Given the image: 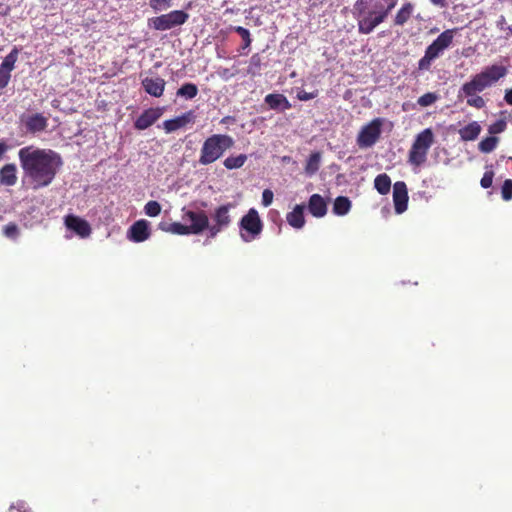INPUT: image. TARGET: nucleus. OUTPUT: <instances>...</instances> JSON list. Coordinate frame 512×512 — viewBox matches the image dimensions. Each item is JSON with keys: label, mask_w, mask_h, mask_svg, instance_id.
<instances>
[{"label": "nucleus", "mask_w": 512, "mask_h": 512, "mask_svg": "<svg viewBox=\"0 0 512 512\" xmlns=\"http://www.w3.org/2000/svg\"><path fill=\"white\" fill-rule=\"evenodd\" d=\"M18 157L23 170L22 185L34 191L49 186L63 164L57 152L33 146L21 148Z\"/></svg>", "instance_id": "nucleus-1"}, {"label": "nucleus", "mask_w": 512, "mask_h": 512, "mask_svg": "<svg viewBox=\"0 0 512 512\" xmlns=\"http://www.w3.org/2000/svg\"><path fill=\"white\" fill-rule=\"evenodd\" d=\"M398 0H357L354 11L358 20V30L362 34L371 33L389 15Z\"/></svg>", "instance_id": "nucleus-2"}, {"label": "nucleus", "mask_w": 512, "mask_h": 512, "mask_svg": "<svg viewBox=\"0 0 512 512\" xmlns=\"http://www.w3.org/2000/svg\"><path fill=\"white\" fill-rule=\"evenodd\" d=\"M233 145L234 140L231 136L214 134L204 141L198 161L201 165H209L221 158L224 152Z\"/></svg>", "instance_id": "nucleus-3"}, {"label": "nucleus", "mask_w": 512, "mask_h": 512, "mask_svg": "<svg viewBox=\"0 0 512 512\" xmlns=\"http://www.w3.org/2000/svg\"><path fill=\"white\" fill-rule=\"evenodd\" d=\"M507 74L506 67L502 65H491L484 68L480 73L475 74L469 81L461 87L475 93H481L485 89L493 86L499 79Z\"/></svg>", "instance_id": "nucleus-4"}, {"label": "nucleus", "mask_w": 512, "mask_h": 512, "mask_svg": "<svg viewBox=\"0 0 512 512\" xmlns=\"http://www.w3.org/2000/svg\"><path fill=\"white\" fill-rule=\"evenodd\" d=\"M455 29L443 31L425 50L424 56L418 61L419 71H429L432 63L441 57L454 39Z\"/></svg>", "instance_id": "nucleus-5"}, {"label": "nucleus", "mask_w": 512, "mask_h": 512, "mask_svg": "<svg viewBox=\"0 0 512 512\" xmlns=\"http://www.w3.org/2000/svg\"><path fill=\"white\" fill-rule=\"evenodd\" d=\"M236 204L229 202L217 206L208 217V237L215 238L220 232L226 230L232 223L231 211Z\"/></svg>", "instance_id": "nucleus-6"}, {"label": "nucleus", "mask_w": 512, "mask_h": 512, "mask_svg": "<svg viewBox=\"0 0 512 512\" xmlns=\"http://www.w3.org/2000/svg\"><path fill=\"white\" fill-rule=\"evenodd\" d=\"M263 230V223L255 208H251L239 222V235L243 242L250 243L258 239Z\"/></svg>", "instance_id": "nucleus-7"}, {"label": "nucleus", "mask_w": 512, "mask_h": 512, "mask_svg": "<svg viewBox=\"0 0 512 512\" xmlns=\"http://www.w3.org/2000/svg\"><path fill=\"white\" fill-rule=\"evenodd\" d=\"M434 141V135L430 128L420 132L414 140L409 151V163L414 166H421L427 159V154Z\"/></svg>", "instance_id": "nucleus-8"}, {"label": "nucleus", "mask_w": 512, "mask_h": 512, "mask_svg": "<svg viewBox=\"0 0 512 512\" xmlns=\"http://www.w3.org/2000/svg\"><path fill=\"white\" fill-rule=\"evenodd\" d=\"M386 122L384 118H375L364 125L358 133L356 142L359 148L366 149L376 144L382 133V126Z\"/></svg>", "instance_id": "nucleus-9"}, {"label": "nucleus", "mask_w": 512, "mask_h": 512, "mask_svg": "<svg viewBox=\"0 0 512 512\" xmlns=\"http://www.w3.org/2000/svg\"><path fill=\"white\" fill-rule=\"evenodd\" d=\"M187 19V13L181 10H174L168 14L151 19V25L156 30L165 31L184 24Z\"/></svg>", "instance_id": "nucleus-10"}, {"label": "nucleus", "mask_w": 512, "mask_h": 512, "mask_svg": "<svg viewBox=\"0 0 512 512\" xmlns=\"http://www.w3.org/2000/svg\"><path fill=\"white\" fill-rule=\"evenodd\" d=\"M182 220L186 223L190 234H200L204 230L208 231V216L203 210H185L183 209Z\"/></svg>", "instance_id": "nucleus-11"}, {"label": "nucleus", "mask_w": 512, "mask_h": 512, "mask_svg": "<svg viewBox=\"0 0 512 512\" xmlns=\"http://www.w3.org/2000/svg\"><path fill=\"white\" fill-rule=\"evenodd\" d=\"M21 122L25 126L26 132L32 134L43 132L48 126V118L41 113L22 115Z\"/></svg>", "instance_id": "nucleus-12"}, {"label": "nucleus", "mask_w": 512, "mask_h": 512, "mask_svg": "<svg viewBox=\"0 0 512 512\" xmlns=\"http://www.w3.org/2000/svg\"><path fill=\"white\" fill-rule=\"evenodd\" d=\"M393 202L397 214H402L407 210L408 191L403 181H398L393 185Z\"/></svg>", "instance_id": "nucleus-13"}, {"label": "nucleus", "mask_w": 512, "mask_h": 512, "mask_svg": "<svg viewBox=\"0 0 512 512\" xmlns=\"http://www.w3.org/2000/svg\"><path fill=\"white\" fill-rule=\"evenodd\" d=\"M127 237L130 241L140 243L150 237V223L141 219L136 221L128 230Z\"/></svg>", "instance_id": "nucleus-14"}, {"label": "nucleus", "mask_w": 512, "mask_h": 512, "mask_svg": "<svg viewBox=\"0 0 512 512\" xmlns=\"http://www.w3.org/2000/svg\"><path fill=\"white\" fill-rule=\"evenodd\" d=\"M141 84L146 93L158 98L163 95L166 82L159 76H150L143 78Z\"/></svg>", "instance_id": "nucleus-15"}, {"label": "nucleus", "mask_w": 512, "mask_h": 512, "mask_svg": "<svg viewBox=\"0 0 512 512\" xmlns=\"http://www.w3.org/2000/svg\"><path fill=\"white\" fill-rule=\"evenodd\" d=\"M161 108H149L145 110L135 121L134 126L138 130H145L153 125L162 115Z\"/></svg>", "instance_id": "nucleus-16"}, {"label": "nucleus", "mask_w": 512, "mask_h": 512, "mask_svg": "<svg viewBox=\"0 0 512 512\" xmlns=\"http://www.w3.org/2000/svg\"><path fill=\"white\" fill-rule=\"evenodd\" d=\"M65 225L69 230L74 231L81 238H86L91 233V227L89 223L77 216H67L65 218Z\"/></svg>", "instance_id": "nucleus-17"}, {"label": "nucleus", "mask_w": 512, "mask_h": 512, "mask_svg": "<svg viewBox=\"0 0 512 512\" xmlns=\"http://www.w3.org/2000/svg\"><path fill=\"white\" fill-rule=\"evenodd\" d=\"M195 115L193 111H188L174 119L165 120L163 122V129L166 133L174 132L184 126H186L189 123L194 122Z\"/></svg>", "instance_id": "nucleus-18"}, {"label": "nucleus", "mask_w": 512, "mask_h": 512, "mask_svg": "<svg viewBox=\"0 0 512 512\" xmlns=\"http://www.w3.org/2000/svg\"><path fill=\"white\" fill-rule=\"evenodd\" d=\"M308 210L314 217L321 218L327 213V202L321 195L313 194L308 202Z\"/></svg>", "instance_id": "nucleus-19"}, {"label": "nucleus", "mask_w": 512, "mask_h": 512, "mask_svg": "<svg viewBox=\"0 0 512 512\" xmlns=\"http://www.w3.org/2000/svg\"><path fill=\"white\" fill-rule=\"evenodd\" d=\"M304 208V205L298 204L291 212L286 215V220L291 227L295 229H301L304 227Z\"/></svg>", "instance_id": "nucleus-20"}, {"label": "nucleus", "mask_w": 512, "mask_h": 512, "mask_svg": "<svg viewBox=\"0 0 512 512\" xmlns=\"http://www.w3.org/2000/svg\"><path fill=\"white\" fill-rule=\"evenodd\" d=\"M17 182V167L10 163L0 169V184L4 186H13Z\"/></svg>", "instance_id": "nucleus-21"}, {"label": "nucleus", "mask_w": 512, "mask_h": 512, "mask_svg": "<svg viewBox=\"0 0 512 512\" xmlns=\"http://www.w3.org/2000/svg\"><path fill=\"white\" fill-rule=\"evenodd\" d=\"M458 97L465 98L467 105L477 109H482L486 105L485 100L479 95V93H475L470 90L465 91L462 87L459 89Z\"/></svg>", "instance_id": "nucleus-22"}, {"label": "nucleus", "mask_w": 512, "mask_h": 512, "mask_svg": "<svg viewBox=\"0 0 512 512\" xmlns=\"http://www.w3.org/2000/svg\"><path fill=\"white\" fill-rule=\"evenodd\" d=\"M265 102L274 110L285 111L291 108L290 102L282 94H268L265 97Z\"/></svg>", "instance_id": "nucleus-23"}, {"label": "nucleus", "mask_w": 512, "mask_h": 512, "mask_svg": "<svg viewBox=\"0 0 512 512\" xmlns=\"http://www.w3.org/2000/svg\"><path fill=\"white\" fill-rule=\"evenodd\" d=\"M481 126L478 122L473 121L459 130L460 138L463 141H473L481 133Z\"/></svg>", "instance_id": "nucleus-24"}, {"label": "nucleus", "mask_w": 512, "mask_h": 512, "mask_svg": "<svg viewBox=\"0 0 512 512\" xmlns=\"http://www.w3.org/2000/svg\"><path fill=\"white\" fill-rule=\"evenodd\" d=\"M414 12V5L407 2L398 10L394 18V25L403 26L407 23Z\"/></svg>", "instance_id": "nucleus-25"}, {"label": "nucleus", "mask_w": 512, "mask_h": 512, "mask_svg": "<svg viewBox=\"0 0 512 512\" xmlns=\"http://www.w3.org/2000/svg\"><path fill=\"white\" fill-rule=\"evenodd\" d=\"M351 209V201L344 196H339L335 199L333 205V212L336 215L344 216L348 214Z\"/></svg>", "instance_id": "nucleus-26"}, {"label": "nucleus", "mask_w": 512, "mask_h": 512, "mask_svg": "<svg viewBox=\"0 0 512 512\" xmlns=\"http://www.w3.org/2000/svg\"><path fill=\"white\" fill-rule=\"evenodd\" d=\"M374 187L382 195L389 193L391 188L390 177L385 173L379 174L374 180Z\"/></svg>", "instance_id": "nucleus-27"}, {"label": "nucleus", "mask_w": 512, "mask_h": 512, "mask_svg": "<svg viewBox=\"0 0 512 512\" xmlns=\"http://www.w3.org/2000/svg\"><path fill=\"white\" fill-rule=\"evenodd\" d=\"M159 227L161 230H163L165 232L172 233V234H177V235H189L190 234L186 223H184V224L178 223V222H174L171 224L161 223L159 225Z\"/></svg>", "instance_id": "nucleus-28"}, {"label": "nucleus", "mask_w": 512, "mask_h": 512, "mask_svg": "<svg viewBox=\"0 0 512 512\" xmlns=\"http://www.w3.org/2000/svg\"><path fill=\"white\" fill-rule=\"evenodd\" d=\"M321 164V153L314 152L310 155L305 166V173L308 176L314 175L320 168Z\"/></svg>", "instance_id": "nucleus-29"}, {"label": "nucleus", "mask_w": 512, "mask_h": 512, "mask_svg": "<svg viewBox=\"0 0 512 512\" xmlns=\"http://www.w3.org/2000/svg\"><path fill=\"white\" fill-rule=\"evenodd\" d=\"M246 160H247V157L244 154H240L238 156H230L224 160V166L230 170L237 169V168L242 167L244 165V163L246 162Z\"/></svg>", "instance_id": "nucleus-30"}, {"label": "nucleus", "mask_w": 512, "mask_h": 512, "mask_svg": "<svg viewBox=\"0 0 512 512\" xmlns=\"http://www.w3.org/2000/svg\"><path fill=\"white\" fill-rule=\"evenodd\" d=\"M198 94V88L193 83L183 84L177 91V95L185 97L186 99H192Z\"/></svg>", "instance_id": "nucleus-31"}, {"label": "nucleus", "mask_w": 512, "mask_h": 512, "mask_svg": "<svg viewBox=\"0 0 512 512\" xmlns=\"http://www.w3.org/2000/svg\"><path fill=\"white\" fill-rule=\"evenodd\" d=\"M18 59V49L14 48L3 60L0 67L11 72L14 69L15 63Z\"/></svg>", "instance_id": "nucleus-32"}, {"label": "nucleus", "mask_w": 512, "mask_h": 512, "mask_svg": "<svg viewBox=\"0 0 512 512\" xmlns=\"http://www.w3.org/2000/svg\"><path fill=\"white\" fill-rule=\"evenodd\" d=\"M497 143H498V138L495 136H491V137H487V138L483 139L479 143L478 147L481 152L490 153L496 148Z\"/></svg>", "instance_id": "nucleus-33"}, {"label": "nucleus", "mask_w": 512, "mask_h": 512, "mask_svg": "<svg viewBox=\"0 0 512 512\" xmlns=\"http://www.w3.org/2000/svg\"><path fill=\"white\" fill-rule=\"evenodd\" d=\"M439 99V96L434 92H428L422 95L418 98L417 103L421 107H428L433 105L437 100Z\"/></svg>", "instance_id": "nucleus-34"}, {"label": "nucleus", "mask_w": 512, "mask_h": 512, "mask_svg": "<svg viewBox=\"0 0 512 512\" xmlns=\"http://www.w3.org/2000/svg\"><path fill=\"white\" fill-rule=\"evenodd\" d=\"M233 30L240 35V37L243 40L242 49H247L251 45L252 39L251 35L248 29L242 27V26H236L233 28Z\"/></svg>", "instance_id": "nucleus-35"}, {"label": "nucleus", "mask_w": 512, "mask_h": 512, "mask_svg": "<svg viewBox=\"0 0 512 512\" xmlns=\"http://www.w3.org/2000/svg\"><path fill=\"white\" fill-rule=\"evenodd\" d=\"M144 212L149 217H156L161 212V205L157 201H149L144 206Z\"/></svg>", "instance_id": "nucleus-36"}, {"label": "nucleus", "mask_w": 512, "mask_h": 512, "mask_svg": "<svg viewBox=\"0 0 512 512\" xmlns=\"http://www.w3.org/2000/svg\"><path fill=\"white\" fill-rule=\"evenodd\" d=\"M501 194H502V198L505 201L512 199V180L507 179L504 181L502 188H501Z\"/></svg>", "instance_id": "nucleus-37"}, {"label": "nucleus", "mask_w": 512, "mask_h": 512, "mask_svg": "<svg viewBox=\"0 0 512 512\" xmlns=\"http://www.w3.org/2000/svg\"><path fill=\"white\" fill-rule=\"evenodd\" d=\"M505 128L506 122L504 120H498L488 127V132L490 134H499L502 133L505 130Z\"/></svg>", "instance_id": "nucleus-38"}, {"label": "nucleus", "mask_w": 512, "mask_h": 512, "mask_svg": "<svg viewBox=\"0 0 512 512\" xmlns=\"http://www.w3.org/2000/svg\"><path fill=\"white\" fill-rule=\"evenodd\" d=\"M19 234V230L16 224L9 223L4 227V235L8 238L15 239Z\"/></svg>", "instance_id": "nucleus-39"}, {"label": "nucleus", "mask_w": 512, "mask_h": 512, "mask_svg": "<svg viewBox=\"0 0 512 512\" xmlns=\"http://www.w3.org/2000/svg\"><path fill=\"white\" fill-rule=\"evenodd\" d=\"M171 1L172 0H150V6L154 10L161 11L170 7Z\"/></svg>", "instance_id": "nucleus-40"}, {"label": "nucleus", "mask_w": 512, "mask_h": 512, "mask_svg": "<svg viewBox=\"0 0 512 512\" xmlns=\"http://www.w3.org/2000/svg\"><path fill=\"white\" fill-rule=\"evenodd\" d=\"M11 78V72L0 67V88H4L8 85Z\"/></svg>", "instance_id": "nucleus-41"}, {"label": "nucleus", "mask_w": 512, "mask_h": 512, "mask_svg": "<svg viewBox=\"0 0 512 512\" xmlns=\"http://www.w3.org/2000/svg\"><path fill=\"white\" fill-rule=\"evenodd\" d=\"M318 95L317 91L315 92H306L305 90H299L297 92V98L300 101H308L314 99Z\"/></svg>", "instance_id": "nucleus-42"}, {"label": "nucleus", "mask_w": 512, "mask_h": 512, "mask_svg": "<svg viewBox=\"0 0 512 512\" xmlns=\"http://www.w3.org/2000/svg\"><path fill=\"white\" fill-rule=\"evenodd\" d=\"M493 176L494 174L492 171L485 172L480 182L481 186L485 189L491 187L493 182Z\"/></svg>", "instance_id": "nucleus-43"}, {"label": "nucleus", "mask_w": 512, "mask_h": 512, "mask_svg": "<svg viewBox=\"0 0 512 512\" xmlns=\"http://www.w3.org/2000/svg\"><path fill=\"white\" fill-rule=\"evenodd\" d=\"M273 197H274L273 192L269 189H265L262 193L263 206H265V207L270 206L273 201Z\"/></svg>", "instance_id": "nucleus-44"}, {"label": "nucleus", "mask_w": 512, "mask_h": 512, "mask_svg": "<svg viewBox=\"0 0 512 512\" xmlns=\"http://www.w3.org/2000/svg\"><path fill=\"white\" fill-rule=\"evenodd\" d=\"M261 64V59L258 54H254L250 59L251 67L259 68Z\"/></svg>", "instance_id": "nucleus-45"}, {"label": "nucleus", "mask_w": 512, "mask_h": 512, "mask_svg": "<svg viewBox=\"0 0 512 512\" xmlns=\"http://www.w3.org/2000/svg\"><path fill=\"white\" fill-rule=\"evenodd\" d=\"M504 100L507 104L512 105V88L505 91Z\"/></svg>", "instance_id": "nucleus-46"}, {"label": "nucleus", "mask_w": 512, "mask_h": 512, "mask_svg": "<svg viewBox=\"0 0 512 512\" xmlns=\"http://www.w3.org/2000/svg\"><path fill=\"white\" fill-rule=\"evenodd\" d=\"M430 2L433 4V5H436L440 8H444L447 6V0H430Z\"/></svg>", "instance_id": "nucleus-47"}, {"label": "nucleus", "mask_w": 512, "mask_h": 512, "mask_svg": "<svg viewBox=\"0 0 512 512\" xmlns=\"http://www.w3.org/2000/svg\"><path fill=\"white\" fill-rule=\"evenodd\" d=\"M16 508L19 512H28V508L25 502H18Z\"/></svg>", "instance_id": "nucleus-48"}, {"label": "nucleus", "mask_w": 512, "mask_h": 512, "mask_svg": "<svg viewBox=\"0 0 512 512\" xmlns=\"http://www.w3.org/2000/svg\"><path fill=\"white\" fill-rule=\"evenodd\" d=\"M7 11H8V7L6 5L0 3V14L5 15L7 13Z\"/></svg>", "instance_id": "nucleus-49"}, {"label": "nucleus", "mask_w": 512, "mask_h": 512, "mask_svg": "<svg viewBox=\"0 0 512 512\" xmlns=\"http://www.w3.org/2000/svg\"><path fill=\"white\" fill-rule=\"evenodd\" d=\"M228 70L225 69L223 75H227Z\"/></svg>", "instance_id": "nucleus-50"}]
</instances>
